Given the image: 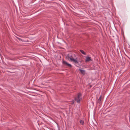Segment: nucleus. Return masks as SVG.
<instances>
[{
    "instance_id": "obj_5",
    "label": "nucleus",
    "mask_w": 130,
    "mask_h": 130,
    "mask_svg": "<svg viewBox=\"0 0 130 130\" xmlns=\"http://www.w3.org/2000/svg\"><path fill=\"white\" fill-rule=\"evenodd\" d=\"M102 99V96L101 95L98 100L97 102L99 103H100Z\"/></svg>"
},
{
    "instance_id": "obj_8",
    "label": "nucleus",
    "mask_w": 130,
    "mask_h": 130,
    "mask_svg": "<svg viewBox=\"0 0 130 130\" xmlns=\"http://www.w3.org/2000/svg\"><path fill=\"white\" fill-rule=\"evenodd\" d=\"M84 121L82 120H80V123L82 125H83L84 124Z\"/></svg>"
},
{
    "instance_id": "obj_6",
    "label": "nucleus",
    "mask_w": 130,
    "mask_h": 130,
    "mask_svg": "<svg viewBox=\"0 0 130 130\" xmlns=\"http://www.w3.org/2000/svg\"><path fill=\"white\" fill-rule=\"evenodd\" d=\"M80 51L83 54H84V55H86V53H85V52L83 50H80Z\"/></svg>"
},
{
    "instance_id": "obj_4",
    "label": "nucleus",
    "mask_w": 130,
    "mask_h": 130,
    "mask_svg": "<svg viewBox=\"0 0 130 130\" xmlns=\"http://www.w3.org/2000/svg\"><path fill=\"white\" fill-rule=\"evenodd\" d=\"M92 60L91 59V57H87L86 59L85 60L86 62H88L90 61H92Z\"/></svg>"
},
{
    "instance_id": "obj_3",
    "label": "nucleus",
    "mask_w": 130,
    "mask_h": 130,
    "mask_svg": "<svg viewBox=\"0 0 130 130\" xmlns=\"http://www.w3.org/2000/svg\"><path fill=\"white\" fill-rule=\"evenodd\" d=\"M63 64L66 65L68 66L69 67H72V65L71 64L68 63L66 61H63Z\"/></svg>"
},
{
    "instance_id": "obj_7",
    "label": "nucleus",
    "mask_w": 130,
    "mask_h": 130,
    "mask_svg": "<svg viewBox=\"0 0 130 130\" xmlns=\"http://www.w3.org/2000/svg\"><path fill=\"white\" fill-rule=\"evenodd\" d=\"M79 70L83 74H84L85 73V71L84 70L81 69H79Z\"/></svg>"
},
{
    "instance_id": "obj_9",
    "label": "nucleus",
    "mask_w": 130,
    "mask_h": 130,
    "mask_svg": "<svg viewBox=\"0 0 130 130\" xmlns=\"http://www.w3.org/2000/svg\"><path fill=\"white\" fill-rule=\"evenodd\" d=\"M74 103V102H73L72 103V104H73Z\"/></svg>"
},
{
    "instance_id": "obj_1",
    "label": "nucleus",
    "mask_w": 130,
    "mask_h": 130,
    "mask_svg": "<svg viewBox=\"0 0 130 130\" xmlns=\"http://www.w3.org/2000/svg\"><path fill=\"white\" fill-rule=\"evenodd\" d=\"M68 59L75 63H78V61L76 58L75 55L74 54H72L71 55H69L68 57Z\"/></svg>"
},
{
    "instance_id": "obj_2",
    "label": "nucleus",
    "mask_w": 130,
    "mask_h": 130,
    "mask_svg": "<svg viewBox=\"0 0 130 130\" xmlns=\"http://www.w3.org/2000/svg\"><path fill=\"white\" fill-rule=\"evenodd\" d=\"M82 98V95L80 93H78L77 96L75 98V99L77 103L80 102Z\"/></svg>"
}]
</instances>
